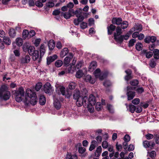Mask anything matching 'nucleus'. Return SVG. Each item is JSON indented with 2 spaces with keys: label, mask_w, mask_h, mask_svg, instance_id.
<instances>
[{
  "label": "nucleus",
  "mask_w": 159,
  "mask_h": 159,
  "mask_svg": "<svg viewBox=\"0 0 159 159\" xmlns=\"http://www.w3.org/2000/svg\"><path fill=\"white\" fill-rule=\"evenodd\" d=\"M10 97V92L8 90V87L5 85H2L0 89V98L7 100Z\"/></svg>",
  "instance_id": "f257e3e1"
},
{
  "label": "nucleus",
  "mask_w": 159,
  "mask_h": 159,
  "mask_svg": "<svg viewBox=\"0 0 159 159\" xmlns=\"http://www.w3.org/2000/svg\"><path fill=\"white\" fill-rule=\"evenodd\" d=\"M25 92L23 88L21 87L16 90L14 93L15 97L16 100L18 102H20L22 99V97L24 95Z\"/></svg>",
  "instance_id": "f03ea898"
},
{
  "label": "nucleus",
  "mask_w": 159,
  "mask_h": 159,
  "mask_svg": "<svg viewBox=\"0 0 159 159\" xmlns=\"http://www.w3.org/2000/svg\"><path fill=\"white\" fill-rule=\"evenodd\" d=\"M94 74L96 78H98L100 80H102L105 78L108 75L107 72L101 73L99 69H97L94 72Z\"/></svg>",
  "instance_id": "7ed1b4c3"
},
{
  "label": "nucleus",
  "mask_w": 159,
  "mask_h": 159,
  "mask_svg": "<svg viewBox=\"0 0 159 159\" xmlns=\"http://www.w3.org/2000/svg\"><path fill=\"white\" fill-rule=\"evenodd\" d=\"M55 87L57 89L59 90L61 92V94L63 95H65L66 97L67 98H69L71 95V92L69 91L66 92L65 88L61 85L58 84L56 83Z\"/></svg>",
  "instance_id": "20e7f679"
},
{
  "label": "nucleus",
  "mask_w": 159,
  "mask_h": 159,
  "mask_svg": "<svg viewBox=\"0 0 159 159\" xmlns=\"http://www.w3.org/2000/svg\"><path fill=\"white\" fill-rule=\"evenodd\" d=\"M127 88L126 95L128 97L127 99L128 100H130L132 99L135 95V92L132 91L135 88L128 86Z\"/></svg>",
  "instance_id": "39448f33"
},
{
  "label": "nucleus",
  "mask_w": 159,
  "mask_h": 159,
  "mask_svg": "<svg viewBox=\"0 0 159 159\" xmlns=\"http://www.w3.org/2000/svg\"><path fill=\"white\" fill-rule=\"evenodd\" d=\"M24 102L25 105H28L31 104L32 105H35L37 102V99L36 95L32 96V98L28 97V98L24 100Z\"/></svg>",
  "instance_id": "423d86ee"
},
{
  "label": "nucleus",
  "mask_w": 159,
  "mask_h": 159,
  "mask_svg": "<svg viewBox=\"0 0 159 159\" xmlns=\"http://www.w3.org/2000/svg\"><path fill=\"white\" fill-rule=\"evenodd\" d=\"M87 98L86 96H84L83 97V96H82L80 100L79 101H76V104L78 107H80L83 105L84 106H86L87 105Z\"/></svg>",
  "instance_id": "0eeeda50"
},
{
  "label": "nucleus",
  "mask_w": 159,
  "mask_h": 159,
  "mask_svg": "<svg viewBox=\"0 0 159 159\" xmlns=\"http://www.w3.org/2000/svg\"><path fill=\"white\" fill-rule=\"evenodd\" d=\"M122 33V30L121 28L119 26L117 27L116 29V32L114 33V39L117 42L119 39V36Z\"/></svg>",
  "instance_id": "6e6552de"
},
{
  "label": "nucleus",
  "mask_w": 159,
  "mask_h": 159,
  "mask_svg": "<svg viewBox=\"0 0 159 159\" xmlns=\"http://www.w3.org/2000/svg\"><path fill=\"white\" fill-rule=\"evenodd\" d=\"M143 147L146 148H150L152 149L155 145L154 142L152 141H149L145 140L143 142Z\"/></svg>",
  "instance_id": "1a4fd4ad"
},
{
  "label": "nucleus",
  "mask_w": 159,
  "mask_h": 159,
  "mask_svg": "<svg viewBox=\"0 0 159 159\" xmlns=\"http://www.w3.org/2000/svg\"><path fill=\"white\" fill-rule=\"evenodd\" d=\"M82 95H81L79 90L76 89L74 91L73 97L74 99L76 100V101H79L81 98Z\"/></svg>",
  "instance_id": "9d476101"
},
{
  "label": "nucleus",
  "mask_w": 159,
  "mask_h": 159,
  "mask_svg": "<svg viewBox=\"0 0 159 159\" xmlns=\"http://www.w3.org/2000/svg\"><path fill=\"white\" fill-rule=\"evenodd\" d=\"M36 95V94L32 90L29 89H27L25 99H26V98H28V97L32 98V96Z\"/></svg>",
  "instance_id": "9b49d317"
},
{
  "label": "nucleus",
  "mask_w": 159,
  "mask_h": 159,
  "mask_svg": "<svg viewBox=\"0 0 159 159\" xmlns=\"http://www.w3.org/2000/svg\"><path fill=\"white\" fill-rule=\"evenodd\" d=\"M142 29V26L140 24L136 25L129 31V33L130 34H131L135 30L139 32L141 31Z\"/></svg>",
  "instance_id": "f8f14e48"
},
{
  "label": "nucleus",
  "mask_w": 159,
  "mask_h": 159,
  "mask_svg": "<svg viewBox=\"0 0 159 159\" xmlns=\"http://www.w3.org/2000/svg\"><path fill=\"white\" fill-rule=\"evenodd\" d=\"M52 90V87L50 84L47 82L44 86V90L47 93H49Z\"/></svg>",
  "instance_id": "ddd939ff"
},
{
  "label": "nucleus",
  "mask_w": 159,
  "mask_h": 159,
  "mask_svg": "<svg viewBox=\"0 0 159 159\" xmlns=\"http://www.w3.org/2000/svg\"><path fill=\"white\" fill-rule=\"evenodd\" d=\"M130 34L129 32L127 34L125 35H120L119 36V39L117 43H121L123 42L124 39L127 40L129 39Z\"/></svg>",
  "instance_id": "4468645a"
},
{
  "label": "nucleus",
  "mask_w": 159,
  "mask_h": 159,
  "mask_svg": "<svg viewBox=\"0 0 159 159\" xmlns=\"http://www.w3.org/2000/svg\"><path fill=\"white\" fill-rule=\"evenodd\" d=\"M96 101L95 97L93 94H90L89 97L88 103L91 105H94L96 103Z\"/></svg>",
  "instance_id": "2eb2a0df"
},
{
  "label": "nucleus",
  "mask_w": 159,
  "mask_h": 159,
  "mask_svg": "<svg viewBox=\"0 0 159 159\" xmlns=\"http://www.w3.org/2000/svg\"><path fill=\"white\" fill-rule=\"evenodd\" d=\"M57 55H54L52 56L49 57L47 58V64L49 65L53 61L57 58Z\"/></svg>",
  "instance_id": "dca6fc26"
},
{
  "label": "nucleus",
  "mask_w": 159,
  "mask_h": 159,
  "mask_svg": "<svg viewBox=\"0 0 159 159\" xmlns=\"http://www.w3.org/2000/svg\"><path fill=\"white\" fill-rule=\"evenodd\" d=\"M122 19L121 18H113L112 20V23L113 24L120 25L122 23Z\"/></svg>",
  "instance_id": "f3484780"
},
{
  "label": "nucleus",
  "mask_w": 159,
  "mask_h": 159,
  "mask_svg": "<svg viewBox=\"0 0 159 159\" xmlns=\"http://www.w3.org/2000/svg\"><path fill=\"white\" fill-rule=\"evenodd\" d=\"M69 57H67L64 59V63L66 65H68L70 62V60L73 57V55L72 53H69Z\"/></svg>",
  "instance_id": "a211bd4d"
},
{
  "label": "nucleus",
  "mask_w": 159,
  "mask_h": 159,
  "mask_svg": "<svg viewBox=\"0 0 159 159\" xmlns=\"http://www.w3.org/2000/svg\"><path fill=\"white\" fill-rule=\"evenodd\" d=\"M53 105L54 107L57 109H59L61 107V104L60 101L57 99L54 100Z\"/></svg>",
  "instance_id": "6ab92c4d"
},
{
  "label": "nucleus",
  "mask_w": 159,
  "mask_h": 159,
  "mask_svg": "<svg viewBox=\"0 0 159 159\" xmlns=\"http://www.w3.org/2000/svg\"><path fill=\"white\" fill-rule=\"evenodd\" d=\"M116 26L113 24H111L109 26L107 27L108 34L109 35L111 34L112 32L115 30Z\"/></svg>",
  "instance_id": "aec40b11"
},
{
  "label": "nucleus",
  "mask_w": 159,
  "mask_h": 159,
  "mask_svg": "<svg viewBox=\"0 0 159 159\" xmlns=\"http://www.w3.org/2000/svg\"><path fill=\"white\" fill-rule=\"evenodd\" d=\"M125 72L127 74L126 75L125 77V79L126 80L128 81L130 79L132 78V77L131 75L132 71L129 69L125 71Z\"/></svg>",
  "instance_id": "412c9836"
},
{
  "label": "nucleus",
  "mask_w": 159,
  "mask_h": 159,
  "mask_svg": "<svg viewBox=\"0 0 159 159\" xmlns=\"http://www.w3.org/2000/svg\"><path fill=\"white\" fill-rule=\"evenodd\" d=\"M46 100L45 97L43 95H42L39 96V102L40 105H43L46 103Z\"/></svg>",
  "instance_id": "4be33fe9"
},
{
  "label": "nucleus",
  "mask_w": 159,
  "mask_h": 159,
  "mask_svg": "<svg viewBox=\"0 0 159 159\" xmlns=\"http://www.w3.org/2000/svg\"><path fill=\"white\" fill-rule=\"evenodd\" d=\"M97 66V63L96 62L93 61L90 64L89 67V71H92L95 69Z\"/></svg>",
  "instance_id": "5701e85b"
},
{
  "label": "nucleus",
  "mask_w": 159,
  "mask_h": 159,
  "mask_svg": "<svg viewBox=\"0 0 159 159\" xmlns=\"http://www.w3.org/2000/svg\"><path fill=\"white\" fill-rule=\"evenodd\" d=\"M30 58L29 56L26 55L21 59V62L22 63H28L30 61Z\"/></svg>",
  "instance_id": "b1692460"
},
{
  "label": "nucleus",
  "mask_w": 159,
  "mask_h": 159,
  "mask_svg": "<svg viewBox=\"0 0 159 159\" xmlns=\"http://www.w3.org/2000/svg\"><path fill=\"white\" fill-rule=\"evenodd\" d=\"M48 46L49 50H52L55 47V42L52 39L49 40L48 43Z\"/></svg>",
  "instance_id": "393cba45"
},
{
  "label": "nucleus",
  "mask_w": 159,
  "mask_h": 159,
  "mask_svg": "<svg viewBox=\"0 0 159 159\" xmlns=\"http://www.w3.org/2000/svg\"><path fill=\"white\" fill-rule=\"evenodd\" d=\"M73 9H69L68 12H65L63 15L64 17L67 19L70 18L71 16V13H72Z\"/></svg>",
  "instance_id": "a878e982"
},
{
  "label": "nucleus",
  "mask_w": 159,
  "mask_h": 159,
  "mask_svg": "<svg viewBox=\"0 0 159 159\" xmlns=\"http://www.w3.org/2000/svg\"><path fill=\"white\" fill-rule=\"evenodd\" d=\"M85 80L86 82H89L91 84H93L95 82V80L92 79L91 76L89 75H87L86 76Z\"/></svg>",
  "instance_id": "bb28decb"
},
{
  "label": "nucleus",
  "mask_w": 159,
  "mask_h": 159,
  "mask_svg": "<svg viewBox=\"0 0 159 159\" xmlns=\"http://www.w3.org/2000/svg\"><path fill=\"white\" fill-rule=\"evenodd\" d=\"M82 11V9L81 8H80L77 9L75 11L73 10V11H72V13L74 14L76 17H78L81 15Z\"/></svg>",
  "instance_id": "cd10ccee"
},
{
  "label": "nucleus",
  "mask_w": 159,
  "mask_h": 159,
  "mask_svg": "<svg viewBox=\"0 0 159 159\" xmlns=\"http://www.w3.org/2000/svg\"><path fill=\"white\" fill-rule=\"evenodd\" d=\"M68 53V49L67 48H64L61 52L60 55L61 57H63Z\"/></svg>",
  "instance_id": "c85d7f7f"
},
{
  "label": "nucleus",
  "mask_w": 159,
  "mask_h": 159,
  "mask_svg": "<svg viewBox=\"0 0 159 159\" xmlns=\"http://www.w3.org/2000/svg\"><path fill=\"white\" fill-rule=\"evenodd\" d=\"M46 0H38L35 3V5L38 7H41L43 6V3Z\"/></svg>",
  "instance_id": "c756f323"
},
{
  "label": "nucleus",
  "mask_w": 159,
  "mask_h": 159,
  "mask_svg": "<svg viewBox=\"0 0 159 159\" xmlns=\"http://www.w3.org/2000/svg\"><path fill=\"white\" fill-rule=\"evenodd\" d=\"M142 52L146 55V57L148 58L151 57L153 55L152 52H147L146 50H143Z\"/></svg>",
  "instance_id": "7c9ffc66"
},
{
  "label": "nucleus",
  "mask_w": 159,
  "mask_h": 159,
  "mask_svg": "<svg viewBox=\"0 0 159 159\" xmlns=\"http://www.w3.org/2000/svg\"><path fill=\"white\" fill-rule=\"evenodd\" d=\"M97 142L95 140H93L91 142V144L89 148V150L92 151L95 148Z\"/></svg>",
  "instance_id": "2f4dec72"
},
{
  "label": "nucleus",
  "mask_w": 159,
  "mask_h": 159,
  "mask_svg": "<svg viewBox=\"0 0 159 159\" xmlns=\"http://www.w3.org/2000/svg\"><path fill=\"white\" fill-rule=\"evenodd\" d=\"M31 55H33V60L34 61L36 60L39 58V51L38 50H36V51L34 52L33 54H32Z\"/></svg>",
  "instance_id": "473e14b6"
},
{
  "label": "nucleus",
  "mask_w": 159,
  "mask_h": 159,
  "mask_svg": "<svg viewBox=\"0 0 159 159\" xmlns=\"http://www.w3.org/2000/svg\"><path fill=\"white\" fill-rule=\"evenodd\" d=\"M102 149L101 146H99L97 148L96 151L95 152L96 156L98 157L100 155Z\"/></svg>",
  "instance_id": "72a5a7b5"
},
{
  "label": "nucleus",
  "mask_w": 159,
  "mask_h": 159,
  "mask_svg": "<svg viewBox=\"0 0 159 159\" xmlns=\"http://www.w3.org/2000/svg\"><path fill=\"white\" fill-rule=\"evenodd\" d=\"M27 48L28 49V53L30 55L33 54L34 52L36 51L35 50L33 46H30Z\"/></svg>",
  "instance_id": "f704fd0d"
},
{
  "label": "nucleus",
  "mask_w": 159,
  "mask_h": 159,
  "mask_svg": "<svg viewBox=\"0 0 159 159\" xmlns=\"http://www.w3.org/2000/svg\"><path fill=\"white\" fill-rule=\"evenodd\" d=\"M9 34L10 36L12 38H14L16 36V32L15 30L13 29H10Z\"/></svg>",
  "instance_id": "c9c22d12"
},
{
  "label": "nucleus",
  "mask_w": 159,
  "mask_h": 159,
  "mask_svg": "<svg viewBox=\"0 0 159 159\" xmlns=\"http://www.w3.org/2000/svg\"><path fill=\"white\" fill-rule=\"evenodd\" d=\"M3 42L7 45H9L11 43V41L9 37H5L3 38Z\"/></svg>",
  "instance_id": "e433bc0d"
},
{
  "label": "nucleus",
  "mask_w": 159,
  "mask_h": 159,
  "mask_svg": "<svg viewBox=\"0 0 159 159\" xmlns=\"http://www.w3.org/2000/svg\"><path fill=\"white\" fill-rule=\"evenodd\" d=\"M83 75V71L81 70H78L76 73L75 76L78 78H81Z\"/></svg>",
  "instance_id": "4c0bfd02"
},
{
  "label": "nucleus",
  "mask_w": 159,
  "mask_h": 159,
  "mask_svg": "<svg viewBox=\"0 0 159 159\" xmlns=\"http://www.w3.org/2000/svg\"><path fill=\"white\" fill-rule=\"evenodd\" d=\"M66 159H77V157L75 155H72L71 154H68L66 155Z\"/></svg>",
  "instance_id": "58836bf2"
},
{
  "label": "nucleus",
  "mask_w": 159,
  "mask_h": 159,
  "mask_svg": "<svg viewBox=\"0 0 159 159\" xmlns=\"http://www.w3.org/2000/svg\"><path fill=\"white\" fill-rule=\"evenodd\" d=\"M63 64V61L60 60H57L55 62V64L56 67H61L62 65Z\"/></svg>",
  "instance_id": "ea45409f"
},
{
  "label": "nucleus",
  "mask_w": 159,
  "mask_h": 159,
  "mask_svg": "<svg viewBox=\"0 0 159 159\" xmlns=\"http://www.w3.org/2000/svg\"><path fill=\"white\" fill-rule=\"evenodd\" d=\"M121 26L122 29H125L127 28L128 25V22L126 21H124L122 22Z\"/></svg>",
  "instance_id": "a19ab883"
},
{
  "label": "nucleus",
  "mask_w": 159,
  "mask_h": 159,
  "mask_svg": "<svg viewBox=\"0 0 159 159\" xmlns=\"http://www.w3.org/2000/svg\"><path fill=\"white\" fill-rule=\"evenodd\" d=\"M129 111L132 113H134L135 110V107L132 104L129 106Z\"/></svg>",
  "instance_id": "79ce46f5"
},
{
  "label": "nucleus",
  "mask_w": 159,
  "mask_h": 159,
  "mask_svg": "<svg viewBox=\"0 0 159 159\" xmlns=\"http://www.w3.org/2000/svg\"><path fill=\"white\" fill-rule=\"evenodd\" d=\"M29 35V32L28 31L26 30H24L22 33L23 38L25 39L27 37H28Z\"/></svg>",
  "instance_id": "37998d69"
},
{
  "label": "nucleus",
  "mask_w": 159,
  "mask_h": 159,
  "mask_svg": "<svg viewBox=\"0 0 159 159\" xmlns=\"http://www.w3.org/2000/svg\"><path fill=\"white\" fill-rule=\"evenodd\" d=\"M93 105H91L89 104H87V108L89 111L90 113H93L94 111V107H93Z\"/></svg>",
  "instance_id": "c03bdc74"
},
{
  "label": "nucleus",
  "mask_w": 159,
  "mask_h": 159,
  "mask_svg": "<svg viewBox=\"0 0 159 159\" xmlns=\"http://www.w3.org/2000/svg\"><path fill=\"white\" fill-rule=\"evenodd\" d=\"M44 44H42L40 47V52L41 55H43L45 53V50Z\"/></svg>",
  "instance_id": "a18cd8bd"
},
{
  "label": "nucleus",
  "mask_w": 159,
  "mask_h": 159,
  "mask_svg": "<svg viewBox=\"0 0 159 159\" xmlns=\"http://www.w3.org/2000/svg\"><path fill=\"white\" fill-rule=\"evenodd\" d=\"M16 44L19 46H21L22 44L23 41L21 38H17L16 39Z\"/></svg>",
  "instance_id": "49530a36"
},
{
  "label": "nucleus",
  "mask_w": 159,
  "mask_h": 159,
  "mask_svg": "<svg viewBox=\"0 0 159 159\" xmlns=\"http://www.w3.org/2000/svg\"><path fill=\"white\" fill-rule=\"evenodd\" d=\"M76 86V84L75 82H71L69 84V88L70 89H73L75 88Z\"/></svg>",
  "instance_id": "de8ad7c7"
},
{
  "label": "nucleus",
  "mask_w": 159,
  "mask_h": 159,
  "mask_svg": "<svg viewBox=\"0 0 159 159\" xmlns=\"http://www.w3.org/2000/svg\"><path fill=\"white\" fill-rule=\"evenodd\" d=\"M143 45L141 43H138L136 45V48L138 51H140L142 49Z\"/></svg>",
  "instance_id": "09e8293b"
},
{
  "label": "nucleus",
  "mask_w": 159,
  "mask_h": 159,
  "mask_svg": "<svg viewBox=\"0 0 159 159\" xmlns=\"http://www.w3.org/2000/svg\"><path fill=\"white\" fill-rule=\"evenodd\" d=\"M148 153L149 156L152 158H154L156 156V152L154 151H152L150 152H148Z\"/></svg>",
  "instance_id": "8fccbe9b"
},
{
  "label": "nucleus",
  "mask_w": 159,
  "mask_h": 159,
  "mask_svg": "<svg viewBox=\"0 0 159 159\" xmlns=\"http://www.w3.org/2000/svg\"><path fill=\"white\" fill-rule=\"evenodd\" d=\"M102 106L100 102H97L95 106V108L98 111L101 110Z\"/></svg>",
  "instance_id": "3c124183"
},
{
  "label": "nucleus",
  "mask_w": 159,
  "mask_h": 159,
  "mask_svg": "<svg viewBox=\"0 0 159 159\" xmlns=\"http://www.w3.org/2000/svg\"><path fill=\"white\" fill-rule=\"evenodd\" d=\"M42 86V84L41 83H38L35 86V90L38 91L41 89Z\"/></svg>",
  "instance_id": "603ef678"
},
{
  "label": "nucleus",
  "mask_w": 159,
  "mask_h": 159,
  "mask_svg": "<svg viewBox=\"0 0 159 159\" xmlns=\"http://www.w3.org/2000/svg\"><path fill=\"white\" fill-rule=\"evenodd\" d=\"M130 84L133 86L137 85L139 84V82L137 80H133L130 82Z\"/></svg>",
  "instance_id": "864d4df0"
},
{
  "label": "nucleus",
  "mask_w": 159,
  "mask_h": 159,
  "mask_svg": "<svg viewBox=\"0 0 159 159\" xmlns=\"http://www.w3.org/2000/svg\"><path fill=\"white\" fill-rule=\"evenodd\" d=\"M140 101V100L139 98H136L133 99L132 102L134 105H137L139 103Z\"/></svg>",
  "instance_id": "5fc2aeb1"
},
{
  "label": "nucleus",
  "mask_w": 159,
  "mask_h": 159,
  "mask_svg": "<svg viewBox=\"0 0 159 159\" xmlns=\"http://www.w3.org/2000/svg\"><path fill=\"white\" fill-rule=\"evenodd\" d=\"M136 41V40L135 39H131L129 42V47H132L133 46Z\"/></svg>",
  "instance_id": "6e6d98bb"
},
{
  "label": "nucleus",
  "mask_w": 159,
  "mask_h": 159,
  "mask_svg": "<svg viewBox=\"0 0 159 159\" xmlns=\"http://www.w3.org/2000/svg\"><path fill=\"white\" fill-rule=\"evenodd\" d=\"M102 148H107L109 146L108 143L106 141H103L102 143Z\"/></svg>",
  "instance_id": "4d7b16f0"
},
{
  "label": "nucleus",
  "mask_w": 159,
  "mask_h": 159,
  "mask_svg": "<svg viewBox=\"0 0 159 159\" xmlns=\"http://www.w3.org/2000/svg\"><path fill=\"white\" fill-rule=\"evenodd\" d=\"M145 136L146 138L148 140H150L152 139L154 137V136L153 134H148L145 135Z\"/></svg>",
  "instance_id": "13d9d810"
},
{
  "label": "nucleus",
  "mask_w": 159,
  "mask_h": 159,
  "mask_svg": "<svg viewBox=\"0 0 159 159\" xmlns=\"http://www.w3.org/2000/svg\"><path fill=\"white\" fill-rule=\"evenodd\" d=\"M107 108L109 111L111 113H113V110L112 106L110 104L107 105Z\"/></svg>",
  "instance_id": "bf43d9fd"
},
{
  "label": "nucleus",
  "mask_w": 159,
  "mask_h": 159,
  "mask_svg": "<svg viewBox=\"0 0 159 159\" xmlns=\"http://www.w3.org/2000/svg\"><path fill=\"white\" fill-rule=\"evenodd\" d=\"M46 5L48 7H52L54 6V4L52 2H49L46 3Z\"/></svg>",
  "instance_id": "052dcab7"
},
{
  "label": "nucleus",
  "mask_w": 159,
  "mask_h": 159,
  "mask_svg": "<svg viewBox=\"0 0 159 159\" xmlns=\"http://www.w3.org/2000/svg\"><path fill=\"white\" fill-rule=\"evenodd\" d=\"M41 41V39H36L34 42V44L36 47L38 46Z\"/></svg>",
  "instance_id": "680f3d73"
},
{
  "label": "nucleus",
  "mask_w": 159,
  "mask_h": 159,
  "mask_svg": "<svg viewBox=\"0 0 159 159\" xmlns=\"http://www.w3.org/2000/svg\"><path fill=\"white\" fill-rule=\"evenodd\" d=\"M111 83L109 81L106 80L103 83V85L106 87H108L110 86Z\"/></svg>",
  "instance_id": "e2e57ef3"
},
{
  "label": "nucleus",
  "mask_w": 159,
  "mask_h": 159,
  "mask_svg": "<svg viewBox=\"0 0 159 159\" xmlns=\"http://www.w3.org/2000/svg\"><path fill=\"white\" fill-rule=\"evenodd\" d=\"M81 28L82 29H84L86 28L87 26V23L83 22L80 24V25Z\"/></svg>",
  "instance_id": "0e129e2a"
},
{
  "label": "nucleus",
  "mask_w": 159,
  "mask_h": 159,
  "mask_svg": "<svg viewBox=\"0 0 159 159\" xmlns=\"http://www.w3.org/2000/svg\"><path fill=\"white\" fill-rule=\"evenodd\" d=\"M86 150V149L84 147H80L79 148V152L80 153L82 154L84 153Z\"/></svg>",
  "instance_id": "69168bd1"
},
{
  "label": "nucleus",
  "mask_w": 159,
  "mask_h": 159,
  "mask_svg": "<svg viewBox=\"0 0 159 159\" xmlns=\"http://www.w3.org/2000/svg\"><path fill=\"white\" fill-rule=\"evenodd\" d=\"M66 5L68 8L69 9H71L73 8L74 6V4L72 2H69Z\"/></svg>",
  "instance_id": "338daca9"
},
{
  "label": "nucleus",
  "mask_w": 159,
  "mask_h": 159,
  "mask_svg": "<svg viewBox=\"0 0 159 159\" xmlns=\"http://www.w3.org/2000/svg\"><path fill=\"white\" fill-rule=\"evenodd\" d=\"M124 140L125 141L129 142L130 140V136L128 134H126L124 137Z\"/></svg>",
  "instance_id": "774afa93"
}]
</instances>
